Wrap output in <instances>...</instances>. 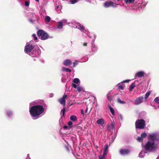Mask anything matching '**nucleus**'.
<instances>
[{
    "instance_id": "obj_27",
    "label": "nucleus",
    "mask_w": 159,
    "mask_h": 159,
    "mask_svg": "<svg viewBox=\"0 0 159 159\" xmlns=\"http://www.w3.org/2000/svg\"><path fill=\"white\" fill-rule=\"evenodd\" d=\"M51 20V18L49 16H47L45 17V21L46 22H49Z\"/></svg>"
},
{
    "instance_id": "obj_16",
    "label": "nucleus",
    "mask_w": 159,
    "mask_h": 159,
    "mask_svg": "<svg viewBox=\"0 0 159 159\" xmlns=\"http://www.w3.org/2000/svg\"><path fill=\"white\" fill-rule=\"evenodd\" d=\"M108 147L107 144H106L104 146L103 149V154L104 155H106L108 152Z\"/></svg>"
},
{
    "instance_id": "obj_31",
    "label": "nucleus",
    "mask_w": 159,
    "mask_h": 159,
    "mask_svg": "<svg viewBox=\"0 0 159 159\" xmlns=\"http://www.w3.org/2000/svg\"><path fill=\"white\" fill-rule=\"evenodd\" d=\"M78 2V0H70V4H74Z\"/></svg>"
},
{
    "instance_id": "obj_64",
    "label": "nucleus",
    "mask_w": 159,
    "mask_h": 159,
    "mask_svg": "<svg viewBox=\"0 0 159 159\" xmlns=\"http://www.w3.org/2000/svg\"><path fill=\"white\" fill-rule=\"evenodd\" d=\"M117 99L119 100V99H120V98H118Z\"/></svg>"
},
{
    "instance_id": "obj_2",
    "label": "nucleus",
    "mask_w": 159,
    "mask_h": 159,
    "mask_svg": "<svg viewBox=\"0 0 159 159\" xmlns=\"http://www.w3.org/2000/svg\"><path fill=\"white\" fill-rule=\"evenodd\" d=\"M33 41L31 40L27 43L25 52L32 57H38L40 55V51L38 46L33 45Z\"/></svg>"
},
{
    "instance_id": "obj_47",
    "label": "nucleus",
    "mask_w": 159,
    "mask_h": 159,
    "mask_svg": "<svg viewBox=\"0 0 159 159\" xmlns=\"http://www.w3.org/2000/svg\"><path fill=\"white\" fill-rule=\"evenodd\" d=\"M137 140L139 142H140L142 140V139L140 137H138L137 138Z\"/></svg>"
},
{
    "instance_id": "obj_20",
    "label": "nucleus",
    "mask_w": 159,
    "mask_h": 159,
    "mask_svg": "<svg viewBox=\"0 0 159 159\" xmlns=\"http://www.w3.org/2000/svg\"><path fill=\"white\" fill-rule=\"evenodd\" d=\"M146 153V152L142 151L139 154V157L141 158L145 156V154Z\"/></svg>"
},
{
    "instance_id": "obj_44",
    "label": "nucleus",
    "mask_w": 159,
    "mask_h": 159,
    "mask_svg": "<svg viewBox=\"0 0 159 159\" xmlns=\"http://www.w3.org/2000/svg\"><path fill=\"white\" fill-rule=\"evenodd\" d=\"M110 95H111L110 93H109L107 94V99H108V100L111 99V98H110Z\"/></svg>"
},
{
    "instance_id": "obj_22",
    "label": "nucleus",
    "mask_w": 159,
    "mask_h": 159,
    "mask_svg": "<svg viewBox=\"0 0 159 159\" xmlns=\"http://www.w3.org/2000/svg\"><path fill=\"white\" fill-rule=\"evenodd\" d=\"M62 71L68 72L69 73L71 72V70L70 69L65 67H62Z\"/></svg>"
},
{
    "instance_id": "obj_37",
    "label": "nucleus",
    "mask_w": 159,
    "mask_h": 159,
    "mask_svg": "<svg viewBox=\"0 0 159 159\" xmlns=\"http://www.w3.org/2000/svg\"><path fill=\"white\" fill-rule=\"evenodd\" d=\"M78 62L77 61H74L73 62V65L72 66V67H75L76 65H77L78 64Z\"/></svg>"
},
{
    "instance_id": "obj_63",
    "label": "nucleus",
    "mask_w": 159,
    "mask_h": 159,
    "mask_svg": "<svg viewBox=\"0 0 159 159\" xmlns=\"http://www.w3.org/2000/svg\"><path fill=\"white\" fill-rule=\"evenodd\" d=\"M89 38L91 39V37H90L89 36Z\"/></svg>"
},
{
    "instance_id": "obj_40",
    "label": "nucleus",
    "mask_w": 159,
    "mask_h": 159,
    "mask_svg": "<svg viewBox=\"0 0 159 159\" xmlns=\"http://www.w3.org/2000/svg\"><path fill=\"white\" fill-rule=\"evenodd\" d=\"M154 102L157 105H158L159 104V100H154Z\"/></svg>"
},
{
    "instance_id": "obj_57",
    "label": "nucleus",
    "mask_w": 159,
    "mask_h": 159,
    "mask_svg": "<svg viewBox=\"0 0 159 159\" xmlns=\"http://www.w3.org/2000/svg\"><path fill=\"white\" fill-rule=\"evenodd\" d=\"M154 99H159V97L156 98Z\"/></svg>"
},
{
    "instance_id": "obj_49",
    "label": "nucleus",
    "mask_w": 159,
    "mask_h": 159,
    "mask_svg": "<svg viewBox=\"0 0 159 159\" xmlns=\"http://www.w3.org/2000/svg\"><path fill=\"white\" fill-rule=\"evenodd\" d=\"M137 99H143V98L142 96H140Z\"/></svg>"
},
{
    "instance_id": "obj_54",
    "label": "nucleus",
    "mask_w": 159,
    "mask_h": 159,
    "mask_svg": "<svg viewBox=\"0 0 159 159\" xmlns=\"http://www.w3.org/2000/svg\"><path fill=\"white\" fill-rule=\"evenodd\" d=\"M56 9L57 10V9H58L60 8V6H56Z\"/></svg>"
},
{
    "instance_id": "obj_19",
    "label": "nucleus",
    "mask_w": 159,
    "mask_h": 159,
    "mask_svg": "<svg viewBox=\"0 0 159 159\" xmlns=\"http://www.w3.org/2000/svg\"><path fill=\"white\" fill-rule=\"evenodd\" d=\"M77 91L79 92H84V88L79 85H78L77 87Z\"/></svg>"
},
{
    "instance_id": "obj_23",
    "label": "nucleus",
    "mask_w": 159,
    "mask_h": 159,
    "mask_svg": "<svg viewBox=\"0 0 159 159\" xmlns=\"http://www.w3.org/2000/svg\"><path fill=\"white\" fill-rule=\"evenodd\" d=\"M118 87L119 89L120 90H123L124 89L123 85L121 84V83H119L118 84Z\"/></svg>"
},
{
    "instance_id": "obj_17",
    "label": "nucleus",
    "mask_w": 159,
    "mask_h": 159,
    "mask_svg": "<svg viewBox=\"0 0 159 159\" xmlns=\"http://www.w3.org/2000/svg\"><path fill=\"white\" fill-rule=\"evenodd\" d=\"M71 100H68L67 102V103L68 104L69 106H71L73 104H80L82 103V102H76L75 103H71Z\"/></svg>"
},
{
    "instance_id": "obj_51",
    "label": "nucleus",
    "mask_w": 159,
    "mask_h": 159,
    "mask_svg": "<svg viewBox=\"0 0 159 159\" xmlns=\"http://www.w3.org/2000/svg\"><path fill=\"white\" fill-rule=\"evenodd\" d=\"M87 43H86V42L83 43V46H87Z\"/></svg>"
},
{
    "instance_id": "obj_45",
    "label": "nucleus",
    "mask_w": 159,
    "mask_h": 159,
    "mask_svg": "<svg viewBox=\"0 0 159 159\" xmlns=\"http://www.w3.org/2000/svg\"><path fill=\"white\" fill-rule=\"evenodd\" d=\"M68 124L69 126H71L73 124V123L71 121H69L68 123Z\"/></svg>"
},
{
    "instance_id": "obj_34",
    "label": "nucleus",
    "mask_w": 159,
    "mask_h": 159,
    "mask_svg": "<svg viewBox=\"0 0 159 159\" xmlns=\"http://www.w3.org/2000/svg\"><path fill=\"white\" fill-rule=\"evenodd\" d=\"M30 2L28 1H25V6L26 7H28L30 5Z\"/></svg>"
},
{
    "instance_id": "obj_48",
    "label": "nucleus",
    "mask_w": 159,
    "mask_h": 159,
    "mask_svg": "<svg viewBox=\"0 0 159 159\" xmlns=\"http://www.w3.org/2000/svg\"><path fill=\"white\" fill-rule=\"evenodd\" d=\"M129 81V80H126L123 81L122 82L123 83H128Z\"/></svg>"
},
{
    "instance_id": "obj_18",
    "label": "nucleus",
    "mask_w": 159,
    "mask_h": 159,
    "mask_svg": "<svg viewBox=\"0 0 159 159\" xmlns=\"http://www.w3.org/2000/svg\"><path fill=\"white\" fill-rule=\"evenodd\" d=\"M108 107L109 108L110 111L112 115V116H114L115 115V111L114 109L111 105H108Z\"/></svg>"
},
{
    "instance_id": "obj_11",
    "label": "nucleus",
    "mask_w": 159,
    "mask_h": 159,
    "mask_svg": "<svg viewBox=\"0 0 159 159\" xmlns=\"http://www.w3.org/2000/svg\"><path fill=\"white\" fill-rule=\"evenodd\" d=\"M96 38V36L95 35H94L93 36V38L92 39V46H91V49L93 52H96L97 50V48L95 46L94 43V42Z\"/></svg>"
},
{
    "instance_id": "obj_56",
    "label": "nucleus",
    "mask_w": 159,
    "mask_h": 159,
    "mask_svg": "<svg viewBox=\"0 0 159 159\" xmlns=\"http://www.w3.org/2000/svg\"><path fill=\"white\" fill-rule=\"evenodd\" d=\"M67 126H64V128L65 129H66L67 128Z\"/></svg>"
},
{
    "instance_id": "obj_13",
    "label": "nucleus",
    "mask_w": 159,
    "mask_h": 159,
    "mask_svg": "<svg viewBox=\"0 0 159 159\" xmlns=\"http://www.w3.org/2000/svg\"><path fill=\"white\" fill-rule=\"evenodd\" d=\"M30 16H32V18L31 19L29 18V21L31 23H33L34 22V21L36 19H37L36 18V15L34 13H31L30 14Z\"/></svg>"
},
{
    "instance_id": "obj_58",
    "label": "nucleus",
    "mask_w": 159,
    "mask_h": 159,
    "mask_svg": "<svg viewBox=\"0 0 159 159\" xmlns=\"http://www.w3.org/2000/svg\"><path fill=\"white\" fill-rule=\"evenodd\" d=\"M35 1L37 2H38L39 1V0H35Z\"/></svg>"
},
{
    "instance_id": "obj_26",
    "label": "nucleus",
    "mask_w": 159,
    "mask_h": 159,
    "mask_svg": "<svg viewBox=\"0 0 159 159\" xmlns=\"http://www.w3.org/2000/svg\"><path fill=\"white\" fill-rule=\"evenodd\" d=\"M58 101L63 106L65 105L66 104L65 100H58Z\"/></svg>"
},
{
    "instance_id": "obj_3",
    "label": "nucleus",
    "mask_w": 159,
    "mask_h": 159,
    "mask_svg": "<svg viewBox=\"0 0 159 159\" xmlns=\"http://www.w3.org/2000/svg\"><path fill=\"white\" fill-rule=\"evenodd\" d=\"M126 3L128 5L134 3L132 9L136 11H140L145 7L147 3L145 2L144 0H124Z\"/></svg>"
},
{
    "instance_id": "obj_53",
    "label": "nucleus",
    "mask_w": 159,
    "mask_h": 159,
    "mask_svg": "<svg viewBox=\"0 0 159 159\" xmlns=\"http://www.w3.org/2000/svg\"><path fill=\"white\" fill-rule=\"evenodd\" d=\"M26 159H30V158L29 157V154H28L27 155V157Z\"/></svg>"
},
{
    "instance_id": "obj_9",
    "label": "nucleus",
    "mask_w": 159,
    "mask_h": 159,
    "mask_svg": "<svg viewBox=\"0 0 159 159\" xmlns=\"http://www.w3.org/2000/svg\"><path fill=\"white\" fill-rule=\"evenodd\" d=\"M57 28L58 29H61L63 28V26L65 25H70V24L71 23L67 22V19H64L57 22Z\"/></svg>"
},
{
    "instance_id": "obj_33",
    "label": "nucleus",
    "mask_w": 159,
    "mask_h": 159,
    "mask_svg": "<svg viewBox=\"0 0 159 159\" xmlns=\"http://www.w3.org/2000/svg\"><path fill=\"white\" fill-rule=\"evenodd\" d=\"M32 36L34 38V40H36L38 39V38L36 35V34H32Z\"/></svg>"
},
{
    "instance_id": "obj_42",
    "label": "nucleus",
    "mask_w": 159,
    "mask_h": 159,
    "mask_svg": "<svg viewBox=\"0 0 159 159\" xmlns=\"http://www.w3.org/2000/svg\"><path fill=\"white\" fill-rule=\"evenodd\" d=\"M65 148L67 151H69L70 150V147H69L68 145V146H66Z\"/></svg>"
},
{
    "instance_id": "obj_46",
    "label": "nucleus",
    "mask_w": 159,
    "mask_h": 159,
    "mask_svg": "<svg viewBox=\"0 0 159 159\" xmlns=\"http://www.w3.org/2000/svg\"><path fill=\"white\" fill-rule=\"evenodd\" d=\"M72 87L75 89H76V88H77V86L76 84H75V83H73L72 84Z\"/></svg>"
},
{
    "instance_id": "obj_25",
    "label": "nucleus",
    "mask_w": 159,
    "mask_h": 159,
    "mask_svg": "<svg viewBox=\"0 0 159 159\" xmlns=\"http://www.w3.org/2000/svg\"><path fill=\"white\" fill-rule=\"evenodd\" d=\"M151 105L153 107H155V109H157V107H159V105H157L155 103L154 101L153 102H151Z\"/></svg>"
},
{
    "instance_id": "obj_21",
    "label": "nucleus",
    "mask_w": 159,
    "mask_h": 159,
    "mask_svg": "<svg viewBox=\"0 0 159 159\" xmlns=\"http://www.w3.org/2000/svg\"><path fill=\"white\" fill-rule=\"evenodd\" d=\"M70 119L73 122H75L77 120V117L75 116H71L70 117Z\"/></svg>"
},
{
    "instance_id": "obj_38",
    "label": "nucleus",
    "mask_w": 159,
    "mask_h": 159,
    "mask_svg": "<svg viewBox=\"0 0 159 159\" xmlns=\"http://www.w3.org/2000/svg\"><path fill=\"white\" fill-rule=\"evenodd\" d=\"M105 156L106 155H104L103 154L100 155L99 156V159H104Z\"/></svg>"
},
{
    "instance_id": "obj_1",
    "label": "nucleus",
    "mask_w": 159,
    "mask_h": 159,
    "mask_svg": "<svg viewBox=\"0 0 159 159\" xmlns=\"http://www.w3.org/2000/svg\"><path fill=\"white\" fill-rule=\"evenodd\" d=\"M150 140L144 146L146 151H153L156 150L157 145L155 142L159 141V134L157 133L150 134L149 136Z\"/></svg>"
},
{
    "instance_id": "obj_4",
    "label": "nucleus",
    "mask_w": 159,
    "mask_h": 159,
    "mask_svg": "<svg viewBox=\"0 0 159 159\" xmlns=\"http://www.w3.org/2000/svg\"><path fill=\"white\" fill-rule=\"evenodd\" d=\"M43 107L40 105L33 106L30 109V112L31 115L34 117H37L42 114L44 111Z\"/></svg>"
},
{
    "instance_id": "obj_39",
    "label": "nucleus",
    "mask_w": 159,
    "mask_h": 159,
    "mask_svg": "<svg viewBox=\"0 0 159 159\" xmlns=\"http://www.w3.org/2000/svg\"><path fill=\"white\" fill-rule=\"evenodd\" d=\"M7 115L8 116L10 117L12 115H11V114L12 115V113L11 112V111H7Z\"/></svg>"
},
{
    "instance_id": "obj_10",
    "label": "nucleus",
    "mask_w": 159,
    "mask_h": 159,
    "mask_svg": "<svg viewBox=\"0 0 159 159\" xmlns=\"http://www.w3.org/2000/svg\"><path fill=\"white\" fill-rule=\"evenodd\" d=\"M145 74V72L143 71L137 72L135 75L134 79H137L138 78H141L143 77Z\"/></svg>"
},
{
    "instance_id": "obj_52",
    "label": "nucleus",
    "mask_w": 159,
    "mask_h": 159,
    "mask_svg": "<svg viewBox=\"0 0 159 159\" xmlns=\"http://www.w3.org/2000/svg\"><path fill=\"white\" fill-rule=\"evenodd\" d=\"M53 96V94L52 93H51L50 94L49 97L50 98L52 97Z\"/></svg>"
},
{
    "instance_id": "obj_30",
    "label": "nucleus",
    "mask_w": 159,
    "mask_h": 159,
    "mask_svg": "<svg viewBox=\"0 0 159 159\" xmlns=\"http://www.w3.org/2000/svg\"><path fill=\"white\" fill-rule=\"evenodd\" d=\"M80 82L79 79L78 78H75L73 80V82L74 83L77 84Z\"/></svg>"
},
{
    "instance_id": "obj_28",
    "label": "nucleus",
    "mask_w": 159,
    "mask_h": 159,
    "mask_svg": "<svg viewBox=\"0 0 159 159\" xmlns=\"http://www.w3.org/2000/svg\"><path fill=\"white\" fill-rule=\"evenodd\" d=\"M150 91H148L145 94L144 97L145 99H146L148 98V97L150 95Z\"/></svg>"
},
{
    "instance_id": "obj_60",
    "label": "nucleus",
    "mask_w": 159,
    "mask_h": 159,
    "mask_svg": "<svg viewBox=\"0 0 159 159\" xmlns=\"http://www.w3.org/2000/svg\"><path fill=\"white\" fill-rule=\"evenodd\" d=\"M93 97V98L94 99H96V98L94 97Z\"/></svg>"
},
{
    "instance_id": "obj_41",
    "label": "nucleus",
    "mask_w": 159,
    "mask_h": 159,
    "mask_svg": "<svg viewBox=\"0 0 159 159\" xmlns=\"http://www.w3.org/2000/svg\"><path fill=\"white\" fill-rule=\"evenodd\" d=\"M114 126H115L114 123L112 122L111 124V129H115Z\"/></svg>"
},
{
    "instance_id": "obj_7",
    "label": "nucleus",
    "mask_w": 159,
    "mask_h": 159,
    "mask_svg": "<svg viewBox=\"0 0 159 159\" xmlns=\"http://www.w3.org/2000/svg\"><path fill=\"white\" fill-rule=\"evenodd\" d=\"M135 126L137 129H143L145 126L144 120L143 119H140L136 121Z\"/></svg>"
},
{
    "instance_id": "obj_14",
    "label": "nucleus",
    "mask_w": 159,
    "mask_h": 159,
    "mask_svg": "<svg viewBox=\"0 0 159 159\" xmlns=\"http://www.w3.org/2000/svg\"><path fill=\"white\" fill-rule=\"evenodd\" d=\"M97 123L98 125L100 126H102L105 123L104 120L102 118H101L98 119L97 121Z\"/></svg>"
},
{
    "instance_id": "obj_55",
    "label": "nucleus",
    "mask_w": 159,
    "mask_h": 159,
    "mask_svg": "<svg viewBox=\"0 0 159 159\" xmlns=\"http://www.w3.org/2000/svg\"><path fill=\"white\" fill-rule=\"evenodd\" d=\"M88 110V108L87 107V108L85 110V113H87V112Z\"/></svg>"
},
{
    "instance_id": "obj_12",
    "label": "nucleus",
    "mask_w": 159,
    "mask_h": 159,
    "mask_svg": "<svg viewBox=\"0 0 159 159\" xmlns=\"http://www.w3.org/2000/svg\"><path fill=\"white\" fill-rule=\"evenodd\" d=\"M130 152V151L128 149H122L120 151V153L121 155H125L128 154Z\"/></svg>"
},
{
    "instance_id": "obj_15",
    "label": "nucleus",
    "mask_w": 159,
    "mask_h": 159,
    "mask_svg": "<svg viewBox=\"0 0 159 159\" xmlns=\"http://www.w3.org/2000/svg\"><path fill=\"white\" fill-rule=\"evenodd\" d=\"M72 63V61L71 60L69 59H66L65 60L63 63L64 65L66 66H69Z\"/></svg>"
},
{
    "instance_id": "obj_6",
    "label": "nucleus",
    "mask_w": 159,
    "mask_h": 159,
    "mask_svg": "<svg viewBox=\"0 0 159 159\" xmlns=\"http://www.w3.org/2000/svg\"><path fill=\"white\" fill-rule=\"evenodd\" d=\"M74 28H77L78 29H79L81 31L83 32V33L82 35L84 36H88L89 34L88 33V30H85L83 26L80 24L78 23H76V25H74V26H72Z\"/></svg>"
},
{
    "instance_id": "obj_62",
    "label": "nucleus",
    "mask_w": 159,
    "mask_h": 159,
    "mask_svg": "<svg viewBox=\"0 0 159 159\" xmlns=\"http://www.w3.org/2000/svg\"><path fill=\"white\" fill-rule=\"evenodd\" d=\"M34 61L36 60L35 59H34Z\"/></svg>"
},
{
    "instance_id": "obj_43",
    "label": "nucleus",
    "mask_w": 159,
    "mask_h": 159,
    "mask_svg": "<svg viewBox=\"0 0 159 159\" xmlns=\"http://www.w3.org/2000/svg\"><path fill=\"white\" fill-rule=\"evenodd\" d=\"M67 97V96L66 95H64L62 98L59 99H65Z\"/></svg>"
},
{
    "instance_id": "obj_5",
    "label": "nucleus",
    "mask_w": 159,
    "mask_h": 159,
    "mask_svg": "<svg viewBox=\"0 0 159 159\" xmlns=\"http://www.w3.org/2000/svg\"><path fill=\"white\" fill-rule=\"evenodd\" d=\"M37 35L39 38L42 40H46L49 38L48 34L42 30L38 31Z\"/></svg>"
},
{
    "instance_id": "obj_8",
    "label": "nucleus",
    "mask_w": 159,
    "mask_h": 159,
    "mask_svg": "<svg viewBox=\"0 0 159 159\" xmlns=\"http://www.w3.org/2000/svg\"><path fill=\"white\" fill-rule=\"evenodd\" d=\"M118 5V4H117L111 1H107L104 2L103 6L106 8L109 7H116Z\"/></svg>"
},
{
    "instance_id": "obj_29",
    "label": "nucleus",
    "mask_w": 159,
    "mask_h": 159,
    "mask_svg": "<svg viewBox=\"0 0 159 159\" xmlns=\"http://www.w3.org/2000/svg\"><path fill=\"white\" fill-rule=\"evenodd\" d=\"M142 102V100H135L134 104L138 105Z\"/></svg>"
},
{
    "instance_id": "obj_61",
    "label": "nucleus",
    "mask_w": 159,
    "mask_h": 159,
    "mask_svg": "<svg viewBox=\"0 0 159 159\" xmlns=\"http://www.w3.org/2000/svg\"><path fill=\"white\" fill-rule=\"evenodd\" d=\"M157 159H159V157H157Z\"/></svg>"
},
{
    "instance_id": "obj_36",
    "label": "nucleus",
    "mask_w": 159,
    "mask_h": 159,
    "mask_svg": "<svg viewBox=\"0 0 159 159\" xmlns=\"http://www.w3.org/2000/svg\"><path fill=\"white\" fill-rule=\"evenodd\" d=\"M147 134L146 133L144 132L141 134V137L142 138H145L146 137Z\"/></svg>"
},
{
    "instance_id": "obj_35",
    "label": "nucleus",
    "mask_w": 159,
    "mask_h": 159,
    "mask_svg": "<svg viewBox=\"0 0 159 159\" xmlns=\"http://www.w3.org/2000/svg\"><path fill=\"white\" fill-rule=\"evenodd\" d=\"M65 108H63L61 110V113H62V115L64 116L65 113Z\"/></svg>"
},
{
    "instance_id": "obj_59",
    "label": "nucleus",
    "mask_w": 159,
    "mask_h": 159,
    "mask_svg": "<svg viewBox=\"0 0 159 159\" xmlns=\"http://www.w3.org/2000/svg\"><path fill=\"white\" fill-rule=\"evenodd\" d=\"M30 106H31L32 105V103H30Z\"/></svg>"
},
{
    "instance_id": "obj_24",
    "label": "nucleus",
    "mask_w": 159,
    "mask_h": 159,
    "mask_svg": "<svg viewBox=\"0 0 159 159\" xmlns=\"http://www.w3.org/2000/svg\"><path fill=\"white\" fill-rule=\"evenodd\" d=\"M135 86V85L134 84V83H132L131 85L130 86L129 88V90L130 91H131L134 89V87Z\"/></svg>"
},
{
    "instance_id": "obj_32",
    "label": "nucleus",
    "mask_w": 159,
    "mask_h": 159,
    "mask_svg": "<svg viewBox=\"0 0 159 159\" xmlns=\"http://www.w3.org/2000/svg\"><path fill=\"white\" fill-rule=\"evenodd\" d=\"M117 102L118 103L123 104L125 103V102L121 100H117Z\"/></svg>"
},
{
    "instance_id": "obj_50",
    "label": "nucleus",
    "mask_w": 159,
    "mask_h": 159,
    "mask_svg": "<svg viewBox=\"0 0 159 159\" xmlns=\"http://www.w3.org/2000/svg\"><path fill=\"white\" fill-rule=\"evenodd\" d=\"M81 114L83 115L84 116V110L82 109H81Z\"/></svg>"
}]
</instances>
